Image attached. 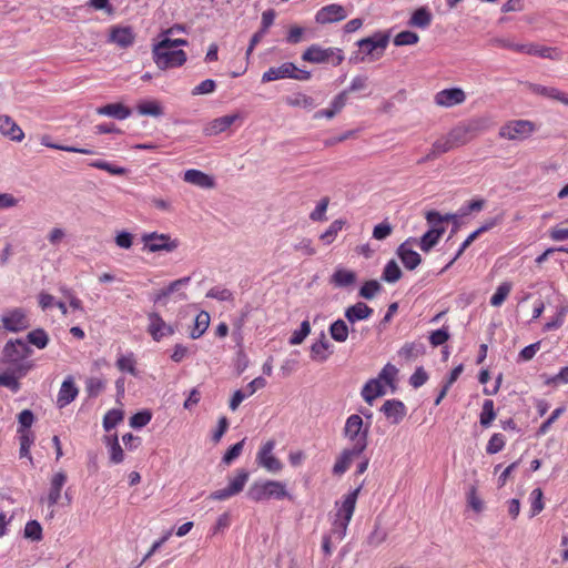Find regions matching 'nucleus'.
I'll return each mask as SVG.
<instances>
[{"label":"nucleus","instance_id":"8fccbe9b","mask_svg":"<svg viewBox=\"0 0 568 568\" xmlns=\"http://www.w3.org/2000/svg\"><path fill=\"white\" fill-rule=\"evenodd\" d=\"M345 221L342 220V219H338V220H335L334 222L331 223V225L328 226V229L321 234L320 239L321 241H323L325 244H331L335 241L338 232L344 227L345 225Z\"/></svg>","mask_w":568,"mask_h":568},{"label":"nucleus","instance_id":"f03ea898","mask_svg":"<svg viewBox=\"0 0 568 568\" xmlns=\"http://www.w3.org/2000/svg\"><path fill=\"white\" fill-rule=\"evenodd\" d=\"M247 497L254 503H262L270 499L281 500L284 498H291V495L288 494L284 483L266 479L254 481L247 490Z\"/></svg>","mask_w":568,"mask_h":568},{"label":"nucleus","instance_id":"7c9ffc66","mask_svg":"<svg viewBox=\"0 0 568 568\" xmlns=\"http://www.w3.org/2000/svg\"><path fill=\"white\" fill-rule=\"evenodd\" d=\"M373 308L366 305L363 302H357L356 304L349 306L345 311V317L348 322L355 323L357 321L367 320L373 314Z\"/></svg>","mask_w":568,"mask_h":568},{"label":"nucleus","instance_id":"de8ad7c7","mask_svg":"<svg viewBox=\"0 0 568 568\" xmlns=\"http://www.w3.org/2000/svg\"><path fill=\"white\" fill-rule=\"evenodd\" d=\"M499 222L500 219L498 217L487 220L480 227L467 236V239L462 243L463 246L468 247L480 234L494 229Z\"/></svg>","mask_w":568,"mask_h":568},{"label":"nucleus","instance_id":"338daca9","mask_svg":"<svg viewBox=\"0 0 568 568\" xmlns=\"http://www.w3.org/2000/svg\"><path fill=\"white\" fill-rule=\"evenodd\" d=\"M24 536L32 540H41L42 538V527L37 520H30L26 524L24 527Z\"/></svg>","mask_w":568,"mask_h":568},{"label":"nucleus","instance_id":"39448f33","mask_svg":"<svg viewBox=\"0 0 568 568\" xmlns=\"http://www.w3.org/2000/svg\"><path fill=\"white\" fill-rule=\"evenodd\" d=\"M32 354L30 346L21 338L9 339L2 349V362L10 367H20L22 364H29L31 369L34 363L29 359Z\"/></svg>","mask_w":568,"mask_h":568},{"label":"nucleus","instance_id":"c756f323","mask_svg":"<svg viewBox=\"0 0 568 568\" xmlns=\"http://www.w3.org/2000/svg\"><path fill=\"white\" fill-rule=\"evenodd\" d=\"M99 115L124 120L131 115V110L122 103H109L97 109Z\"/></svg>","mask_w":568,"mask_h":568},{"label":"nucleus","instance_id":"2f4dec72","mask_svg":"<svg viewBox=\"0 0 568 568\" xmlns=\"http://www.w3.org/2000/svg\"><path fill=\"white\" fill-rule=\"evenodd\" d=\"M356 273L354 271L337 267L331 276V283L335 287H347L356 282Z\"/></svg>","mask_w":568,"mask_h":568},{"label":"nucleus","instance_id":"0eeeda50","mask_svg":"<svg viewBox=\"0 0 568 568\" xmlns=\"http://www.w3.org/2000/svg\"><path fill=\"white\" fill-rule=\"evenodd\" d=\"M302 60L311 63L331 62L333 65H339L344 61V54L338 48H322L318 44H312L302 54Z\"/></svg>","mask_w":568,"mask_h":568},{"label":"nucleus","instance_id":"dca6fc26","mask_svg":"<svg viewBox=\"0 0 568 568\" xmlns=\"http://www.w3.org/2000/svg\"><path fill=\"white\" fill-rule=\"evenodd\" d=\"M466 101V93L460 88H450L438 91L434 97V102L438 106L452 108L463 104Z\"/></svg>","mask_w":568,"mask_h":568},{"label":"nucleus","instance_id":"0e129e2a","mask_svg":"<svg viewBox=\"0 0 568 568\" xmlns=\"http://www.w3.org/2000/svg\"><path fill=\"white\" fill-rule=\"evenodd\" d=\"M105 388V382L98 377H91L85 383V389L90 397L99 396Z\"/></svg>","mask_w":568,"mask_h":568},{"label":"nucleus","instance_id":"603ef678","mask_svg":"<svg viewBox=\"0 0 568 568\" xmlns=\"http://www.w3.org/2000/svg\"><path fill=\"white\" fill-rule=\"evenodd\" d=\"M491 45L500 49H508L516 53H524L526 43H516L509 38H494Z\"/></svg>","mask_w":568,"mask_h":568},{"label":"nucleus","instance_id":"49530a36","mask_svg":"<svg viewBox=\"0 0 568 568\" xmlns=\"http://www.w3.org/2000/svg\"><path fill=\"white\" fill-rule=\"evenodd\" d=\"M329 334L334 341L344 343L348 337V327L343 320H337L331 324Z\"/></svg>","mask_w":568,"mask_h":568},{"label":"nucleus","instance_id":"2eb2a0df","mask_svg":"<svg viewBox=\"0 0 568 568\" xmlns=\"http://www.w3.org/2000/svg\"><path fill=\"white\" fill-rule=\"evenodd\" d=\"M67 483V475L64 471L55 473L50 480V488L47 497L40 499L41 504H47L50 509V517H53V507L58 504L61 498V491Z\"/></svg>","mask_w":568,"mask_h":568},{"label":"nucleus","instance_id":"37998d69","mask_svg":"<svg viewBox=\"0 0 568 568\" xmlns=\"http://www.w3.org/2000/svg\"><path fill=\"white\" fill-rule=\"evenodd\" d=\"M210 325V314L205 311L200 312L194 321V327L191 331V337L196 339L201 337Z\"/></svg>","mask_w":568,"mask_h":568},{"label":"nucleus","instance_id":"473e14b6","mask_svg":"<svg viewBox=\"0 0 568 568\" xmlns=\"http://www.w3.org/2000/svg\"><path fill=\"white\" fill-rule=\"evenodd\" d=\"M331 344L324 335L311 346V358L316 362H325L331 355Z\"/></svg>","mask_w":568,"mask_h":568},{"label":"nucleus","instance_id":"c9c22d12","mask_svg":"<svg viewBox=\"0 0 568 568\" xmlns=\"http://www.w3.org/2000/svg\"><path fill=\"white\" fill-rule=\"evenodd\" d=\"M115 365H116L118 369L121 371V372L129 373L132 376H136L138 375L136 359H135V356H134V354L132 352H130L128 354H124V355L123 354L120 355L116 358Z\"/></svg>","mask_w":568,"mask_h":568},{"label":"nucleus","instance_id":"4c0bfd02","mask_svg":"<svg viewBox=\"0 0 568 568\" xmlns=\"http://www.w3.org/2000/svg\"><path fill=\"white\" fill-rule=\"evenodd\" d=\"M136 110L141 115L161 116L163 108L156 100H144L136 105Z\"/></svg>","mask_w":568,"mask_h":568},{"label":"nucleus","instance_id":"864d4df0","mask_svg":"<svg viewBox=\"0 0 568 568\" xmlns=\"http://www.w3.org/2000/svg\"><path fill=\"white\" fill-rule=\"evenodd\" d=\"M382 291V285L376 280L366 281L359 288L358 295L365 300L374 298Z\"/></svg>","mask_w":568,"mask_h":568},{"label":"nucleus","instance_id":"bf43d9fd","mask_svg":"<svg viewBox=\"0 0 568 568\" xmlns=\"http://www.w3.org/2000/svg\"><path fill=\"white\" fill-rule=\"evenodd\" d=\"M418 41V34L413 31H402L397 33L394 38V44L396 47L413 45L416 44Z\"/></svg>","mask_w":568,"mask_h":568},{"label":"nucleus","instance_id":"09e8293b","mask_svg":"<svg viewBox=\"0 0 568 568\" xmlns=\"http://www.w3.org/2000/svg\"><path fill=\"white\" fill-rule=\"evenodd\" d=\"M397 374L398 369L393 364L388 363L382 368L377 377L385 384L386 387L395 389V381Z\"/></svg>","mask_w":568,"mask_h":568},{"label":"nucleus","instance_id":"ddd939ff","mask_svg":"<svg viewBox=\"0 0 568 568\" xmlns=\"http://www.w3.org/2000/svg\"><path fill=\"white\" fill-rule=\"evenodd\" d=\"M1 323L7 331L22 332L30 326V321L24 310L12 308L1 315Z\"/></svg>","mask_w":568,"mask_h":568},{"label":"nucleus","instance_id":"bb28decb","mask_svg":"<svg viewBox=\"0 0 568 568\" xmlns=\"http://www.w3.org/2000/svg\"><path fill=\"white\" fill-rule=\"evenodd\" d=\"M524 54L537 55L550 60H560L562 54L557 48L540 45L537 43H526Z\"/></svg>","mask_w":568,"mask_h":568},{"label":"nucleus","instance_id":"9d476101","mask_svg":"<svg viewBox=\"0 0 568 568\" xmlns=\"http://www.w3.org/2000/svg\"><path fill=\"white\" fill-rule=\"evenodd\" d=\"M142 242L144 244L143 250L150 253L156 252H173L179 246V241L176 239H171L169 234L164 233H145L142 235Z\"/></svg>","mask_w":568,"mask_h":568},{"label":"nucleus","instance_id":"4d7b16f0","mask_svg":"<svg viewBox=\"0 0 568 568\" xmlns=\"http://www.w3.org/2000/svg\"><path fill=\"white\" fill-rule=\"evenodd\" d=\"M109 453H110V462L112 464H120L124 460V452L119 444L118 437L113 436V438L109 439Z\"/></svg>","mask_w":568,"mask_h":568},{"label":"nucleus","instance_id":"6ab92c4d","mask_svg":"<svg viewBox=\"0 0 568 568\" xmlns=\"http://www.w3.org/2000/svg\"><path fill=\"white\" fill-rule=\"evenodd\" d=\"M239 119H241L239 113L216 118L204 128V134L207 136L221 134L230 129L231 125Z\"/></svg>","mask_w":568,"mask_h":568},{"label":"nucleus","instance_id":"6e6552de","mask_svg":"<svg viewBox=\"0 0 568 568\" xmlns=\"http://www.w3.org/2000/svg\"><path fill=\"white\" fill-rule=\"evenodd\" d=\"M537 130L536 124L529 120H511L499 129V136L506 140H526Z\"/></svg>","mask_w":568,"mask_h":568},{"label":"nucleus","instance_id":"1a4fd4ad","mask_svg":"<svg viewBox=\"0 0 568 568\" xmlns=\"http://www.w3.org/2000/svg\"><path fill=\"white\" fill-rule=\"evenodd\" d=\"M248 477L250 473L246 469H237L235 476L233 478H230L229 485L225 488L217 489L211 493L209 498L212 500L222 501L239 495L244 489L248 480Z\"/></svg>","mask_w":568,"mask_h":568},{"label":"nucleus","instance_id":"ea45409f","mask_svg":"<svg viewBox=\"0 0 568 568\" xmlns=\"http://www.w3.org/2000/svg\"><path fill=\"white\" fill-rule=\"evenodd\" d=\"M17 433L19 435V442H20V452H19L20 457L21 458L28 457L31 460L32 458L30 455V448L34 440L33 433L31 430H24V429H18Z\"/></svg>","mask_w":568,"mask_h":568},{"label":"nucleus","instance_id":"393cba45","mask_svg":"<svg viewBox=\"0 0 568 568\" xmlns=\"http://www.w3.org/2000/svg\"><path fill=\"white\" fill-rule=\"evenodd\" d=\"M0 133L16 142L24 139L22 129L9 115H0Z\"/></svg>","mask_w":568,"mask_h":568},{"label":"nucleus","instance_id":"f257e3e1","mask_svg":"<svg viewBox=\"0 0 568 568\" xmlns=\"http://www.w3.org/2000/svg\"><path fill=\"white\" fill-rule=\"evenodd\" d=\"M362 485L345 494L341 500L335 501L336 513L332 523V537L342 541L353 518Z\"/></svg>","mask_w":568,"mask_h":568},{"label":"nucleus","instance_id":"f704fd0d","mask_svg":"<svg viewBox=\"0 0 568 568\" xmlns=\"http://www.w3.org/2000/svg\"><path fill=\"white\" fill-rule=\"evenodd\" d=\"M445 229H430L427 231L419 241V247L424 252L430 251L439 241L440 236L443 235Z\"/></svg>","mask_w":568,"mask_h":568},{"label":"nucleus","instance_id":"a19ab883","mask_svg":"<svg viewBox=\"0 0 568 568\" xmlns=\"http://www.w3.org/2000/svg\"><path fill=\"white\" fill-rule=\"evenodd\" d=\"M40 142H41L42 145H44L47 148H50V149H54V150H61V151H65V152L80 153V154H93L94 153V151L89 150V149H82V148H77V146H68V145H62V144L53 143L51 141V136L50 135H42L41 139H40Z\"/></svg>","mask_w":568,"mask_h":568},{"label":"nucleus","instance_id":"b1692460","mask_svg":"<svg viewBox=\"0 0 568 568\" xmlns=\"http://www.w3.org/2000/svg\"><path fill=\"white\" fill-rule=\"evenodd\" d=\"M361 394L364 400L372 405L376 398L386 394V386L378 377L372 378L364 385Z\"/></svg>","mask_w":568,"mask_h":568},{"label":"nucleus","instance_id":"72a5a7b5","mask_svg":"<svg viewBox=\"0 0 568 568\" xmlns=\"http://www.w3.org/2000/svg\"><path fill=\"white\" fill-rule=\"evenodd\" d=\"M432 19L433 16L430 11L425 7H420L413 12L408 24L412 27L425 29L430 26Z\"/></svg>","mask_w":568,"mask_h":568},{"label":"nucleus","instance_id":"a211bd4d","mask_svg":"<svg viewBox=\"0 0 568 568\" xmlns=\"http://www.w3.org/2000/svg\"><path fill=\"white\" fill-rule=\"evenodd\" d=\"M109 41L116 44L120 48H129L135 41V33L132 27L113 26L110 28Z\"/></svg>","mask_w":568,"mask_h":568},{"label":"nucleus","instance_id":"f8f14e48","mask_svg":"<svg viewBox=\"0 0 568 568\" xmlns=\"http://www.w3.org/2000/svg\"><path fill=\"white\" fill-rule=\"evenodd\" d=\"M348 16L345 7L338 3H331L322 7L315 13L314 20L317 24L325 26L345 20Z\"/></svg>","mask_w":568,"mask_h":568},{"label":"nucleus","instance_id":"3c124183","mask_svg":"<svg viewBox=\"0 0 568 568\" xmlns=\"http://www.w3.org/2000/svg\"><path fill=\"white\" fill-rule=\"evenodd\" d=\"M402 277V271L398 264L390 260L384 267L382 278L387 283H395Z\"/></svg>","mask_w":568,"mask_h":568},{"label":"nucleus","instance_id":"052dcab7","mask_svg":"<svg viewBox=\"0 0 568 568\" xmlns=\"http://www.w3.org/2000/svg\"><path fill=\"white\" fill-rule=\"evenodd\" d=\"M467 504L475 513H481L485 508L484 501L478 495L477 487L470 486L467 493Z\"/></svg>","mask_w":568,"mask_h":568},{"label":"nucleus","instance_id":"c85d7f7f","mask_svg":"<svg viewBox=\"0 0 568 568\" xmlns=\"http://www.w3.org/2000/svg\"><path fill=\"white\" fill-rule=\"evenodd\" d=\"M398 257L407 270H415L422 262L420 255L404 242L397 250Z\"/></svg>","mask_w":568,"mask_h":568},{"label":"nucleus","instance_id":"9b49d317","mask_svg":"<svg viewBox=\"0 0 568 568\" xmlns=\"http://www.w3.org/2000/svg\"><path fill=\"white\" fill-rule=\"evenodd\" d=\"M275 440L268 439L265 442L256 454V463L270 473H280L283 469V463L273 455L275 448Z\"/></svg>","mask_w":568,"mask_h":568},{"label":"nucleus","instance_id":"58836bf2","mask_svg":"<svg viewBox=\"0 0 568 568\" xmlns=\"http://www.w3.org/2000/svg\"><path fill=\"white\" fill-rule=\"evenodd\" d=\"M469 129L467 126H456L446 135L448 136L454 149L466 144L469 141Z\"/></svg>","mask_w":568,"mask_h":568},{"label":"nucleus","instance_id":"4468645a","mask_svg":"<svg viewBox=\"0 0 568 568\" xmlns=\"http://www.w3.org/2000/svg\"><path fill=\"white\" fill-rule=\"evenodd\" d=\"M30 371L31 366L29 364L7 368L0 373V386L9 388L12 393H18L21 388L20 379Z\"/></svg>","mask_w":568,"mask_h":568},{"label":"nucleus","instance_id":"680f3d73","mask_svg":"<svg viewBox=\"0 0 568 568\" xmlns=\"http://www.w3.org/2000/svg\"><path fill=\"white\" fill-rule=\"evenodd\" d=\"M206 297L221 302H231L234 300L233 293L223 286H214L207 293Z\"/></svg>","mask_w":568,"mask_h":568},{"label":"nucleus","instance_id":"c03bdc74","mask_svg":"<svg viewBox=\"0 0 568 568\" xmlns=\"http://www.w3.org/2000/svg\"><path fill=\"white\" fill-rule=\"evenodd\" d=\"M513 290V284L510 282H503L497 288L496 292L490 297V305L494 307H499L507 300L508 295Z\"/></svg>","mask_w":568,"mask_h":568},{"label":"nucleus","instance_id":"cd10ccee","mask_svg":"<svg viewBox=\"0 0 568 568\" xmlns=\"http://www.w3.org/2000/svg\"><path fill=\"white\" fill-rule=\"evenodd\" d=\"M381 410L387 418H392L394 424H398L406 415V407L403 402L397 399L386 400Z\"/></svg>","mask_w":568,"mask_h":568},{"label":"nucleus","instance_id":"4be33fe9","mask_svg":"<svg viewBox=\"0 0 568 568\" xmlns=\"http://www.w3.org/2000/svg\"><path fill=\"white\" fill-rule=\"evenodd\" d=\"M454 150L449 139L447 135L438 138L433 144L427 154H425L422 159L417 161L418 164H424L430 161L436 160L444 153Z\"/></svg>","mask_w":568,"mask_h":568},{"label":"nucleus","instance_id":"5fc2aeb1","mask_svg":"<svg viewBox=\"0 0 568 568\" xmlns=\"http://www.w3.org/2000/svg\"><path fill=\"white\" fill-rule=\"evenodd\" d=\"M505 445L506 437L500 433H495L487 443L486 453L489 455L497 454L504 449Z\"/></svg>","mask_w":568,"mask_h":568},{"label":"nucleus","instance_id":"7ed1b4c3","mask_svg":"<svg viewBox=\"0 0 568 568\" xmlns=\"http://www.w3.org/2000/svg\"><path fill=\"white\" fill-rule=\"evenodd\" d=\"M369 424L364 425L363 418L353 414L347 417L343 435L347 439L351 447L365 450L368 445Z\"/></svg>","mask_w":568,"mask_h":568},{"label":"nucleus","instance_id":"aec40b11","mask_svg":"<svg viewBox=\"0 0 568 568\" xmlns=\"http://www.w3.org/2000/svg\"><path fill=\"white\" fill-rule=\"evenodd\" d=\"M363 452L364 450H359L351 446L344 448L335 460V464L333 466V474L343 475L349 468L353 460L359 457Z\"/></svg>","mask_w":568,"mask_h":568},{"label":"nucleus","instance_id":"a878e982","mask_svg":"<svg viewBox=\"0 0 568 568\" xmlns=\"http://www.w3.org/2000/svg\"><path fill=\"white\" fill-rule=\"evenodd\" d=\"M183 180L186 183L200 186L202 189H213L215 186V182L212 176L196 169L186 170L184 172Z\"/></svg>","mask_w":568,"mask_h":568},{"label":"nucleus","instance_id":"774afa93","mask_svg":"<svg viewBox=\"0 0 568 568\" xmlns=\"http://www.w3.org/2000/svg\"><path fill=\"white\" fill-rule=\"evenodd\" d=\"M151 418H152V414L149 410L135 413L130 418V426L133 428L144 427L145 425H148L150 423Z\"/></svg>","mask_w":568,"mask_h":568},{"label":"nucleus","instance_id":"423d86ee","mask_svg":"<svg viewBox=\"0 0 568 568\" xmlns=\"http://www.w3.org/2000/svg\"><path fill=\"white\" fill-rule=\"evenodd\" d=\"M152 58L160 70L182 67L187 59L185 51L171 49L161 41L153 44Z\"/></svg>","mask_w":568,"mask_h":568},{"label":"nucleus","instance_id":"79ce46f5","mask_svg":"<svg viewBox=\"0 0 568 568\" xmlns=\"http://www.w3.org/2000/svg\"><path fill=\"white\" fill-rule=\"evenodd\" d=\"M496 418L495 404L493 399H485L483 403L479 423L484 428H488Z\"/></svg>","mask_w":568,"mask_h":568},{"label":"nucleus","instance_id":"412c9836","mask_svg":"<svg viewBox=\"0 0 568 568\" xmlns=\"http://www.w3.org/2000/svg\"><path fill=\"white\" fill-rule=\"evenodd\" d=\"M296 71L293 62H284L280 67H272L262 75V82L267 83L282 79H292V73Z\"/></svg>","mask_w":568,"mask_h":568},{"label":"nucleus","instance_id":"69168bd1","mask_svg":"<svg viewBox=\"0 0 568 568\" xmlns=\"http://www.w3.org/2000/svg\"><path fill=\"white\" fill-rule=\"evenodd\" d=\"M329 204V199L327 196L323 197L316 205V207L311 212L310 219L314 222L325 221L326 220V211Z\"/></svg>","mask_w":568,"mask_h":568},{"label":"nucleus","instance_id":"20e7f679","mask_svg":"<svg viewBox=\"0 0 568 568\" xmlns=\"http://www.w3.org/2000/svg\"><path fill=\"white\" fill-rule=\"evenodd\" d=\"M389 43V33L375 32L373 36L361 39L357 41L359 53H362L361 61L373 62L381 59Z\"/></svg>","mask_w":568,"mask_h":568},{"label":"nucleus","instance_id":"13d9d810","mask_svg":"<svg viewBox=\"0 0 568 568\" xmlns=\"http://www.w3.org/2000/svg\"><path fill=\"white\" fill-rule=\"evenodd\" d=\"M542 497H544V494H542V490L540 488H535L530 493V500H531L530 517H535L539 513L542 511V509L545 507L544 501H542Z\"/></svg>","mask_w":568,"mask_h":568},{"label":"nucleus","instance_id":"6e6d98bb","mask_svg":"<svg viewBox=\"0 0 568 568\" xmlns=\"http://www.w3.org/2000/svg\"><path fill=\"white\" fill-rule=\"evenodd\" d=\"M90 166L103 170L111 175H124L126 173V169L122 166L114 165L113 163L103 161V160H95L90 163Z\"/></svg>","mask_w":568,"mask_h":568},{"label":"nucleus","instance_id":"5701e85b","mask_svg":"<svg viewBox=\"0 0 568 568\" xmlns=\"http://www.w3.org/2000/svg\"><path fill=\"white\" fill-rule=\"evenodd\" d=\"M79 394V389L75 386L73 378L68 377L65 378L58 393L57 397V405L59 408H63L67 405H69L71 402H73Z\"/></svg>","mask_w":568,"mask_h":568},{"label":"nucleus","instance_id":"e2e57ef3","mask_svg":"<svg viewBox=\"0 0 568 568\" xmlns=\"http://www.w3.org/2000/svg\"><path fill=\"white\" fill-rule=\"evenodd\" d=\"M123 419V412L120 409H110L103 417V427L111 430Z\"/></svg>","mask_w":568,"mask_h":568},{"label":"nucleus","instance_id":"a18cd8bd","mask_svg":"<svg viewBox=\"0 0 568 568\" xmlns=\"http://www.w3.org/2000/svg\"><path fill=\"white\" fill-rule=\"evenodd\" d=\"M27 339L39 349H43L49 344V335L43 328H36L28 333Z\"/></svg>","mask_w":568,"mask_h":568},{"label":"nucleus","instance_id":"f3484780","mask_svg":"<svg viewBox=\"0 0 568 568\" xmlns=\"http://www.w3.org/2000/svg\"><path fill=\"white\" fill-rule=\"evenodd\" d=\"M149 326L148 332L152 338L160 342L163 337L171 336L174 334V328L166 324L160 314L153 312L148 315Z\"/></svg>","mask_w":568,"mask_h":568},{"label":"nucleus","instance_id":"e433bc0d","mask_svg":"<svg viewBox=\"0 0 568 568\" xmlns=\"http://www.w3.org/2000/svg\"><path fill=\"white\" fill-rule=\"evenodd\" d=\"M286 104L293 108H301L312 110L315 106V101L312 97L305 93H295L286 98Z\"/></svg>","mask_w":568,"mask_h":568}]
</instances>
